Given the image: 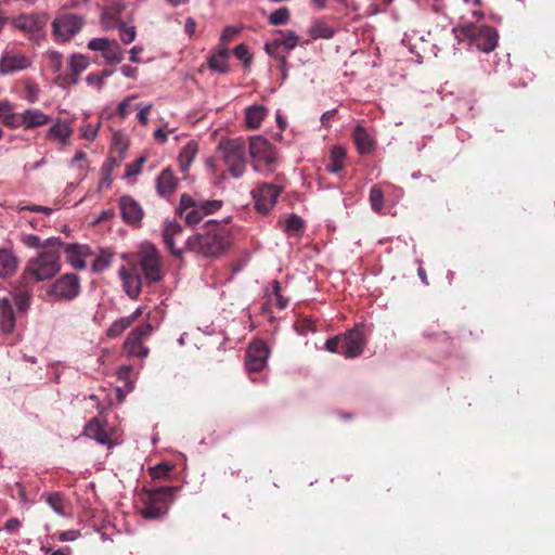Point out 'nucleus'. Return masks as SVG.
Wrapping results in <instances>:
<instances>
[{
    "instance_id": "35",
    "label": "nucleus",
    "mask_w": 555,
    "mask_h": 555,
    "mask_svg": "<svg viewBox=\"0 0 555 555\" xmlns=\"http://www.w3.org/2000/svg\"><path fill=\"white\" fill-rule=\"evenodd\" d=\"M131 326L130 322L126 317L120 318L112 323V325L106 331V335L109 338H116L120 336L127 328Z\"/></svg>"
},
{
    "instance_id": "16",
    "label": "nucleus",
    "mask_w": 555,
    "mask_h": 555,
    "mask_svg": "<svg viewBox=\"0 0 555 555\" xmlns=\"http://www.w3.org/2000/svg\"><path fill=\"white\" fill-rule=\"evenodd\" d=\"M30 59L22 52L5 51L0 57V74L8 75L27 69L30 66Z\"/></svg>"
},
{
    "instance_id": "53",
    "label": "nucleus",
    "mask_w": 555,
    "mask_h": 555,
    "mask_svg": "<svg viewBox=\"0 0 555 555\" xmlns=\"http://www.w3.org/2000/svg\"><path fill=\"white\" fill-rule=\"evenodd\" d=\"M233 53L236 59L243 61L245 65H247L251 60V55L249 54L247 47L243 43L236 46L233 50Z\"/></svg>"
},
{
    "instance_id": "8",
    "label": "nucleus",
    "mask_w": 555,
    "mask_h": 555,
    "mask_svg": "<svg viewBox=\"0 0 555 555\" xmlns=\"http://www.w3.org/2000/svg\"><path fill=\"white\" fill-rule=\"evenodd\" d=\"M457 30L485 53L492 52L498 46L499 34L495 28L488 25L477 26L467 22L454 28V31Z\"/></svg>"
},
{
    "instance_id": "51",
    "label": "nucleus",
    "mask_w": 555,
    "mask_h": 555,
    "mask_svg": "<svg viewBox=\"0 0 555 555\" xmlns=\"http://www.w3.org/2000/svg\"><path fill=\"white\" fill-rule=\"evenodd\" d=\"M325 349L333 353H341L343 351V339L341 336H335L326 340Z\"/></svg>"
},
{
    "instance_id": "1",
    "label": "nucleus",
    "mask_w": 555,
    "mask_h": 555,
    "mask_svg": "<svg viewBox=\"0 0 555 555\" xmlns=\"http://www.w3.org/2000/svg\"><path fill=\"white\" fill-rule=\"evenodd\" d=\"M231 244V231L224 224L209 220L199 232L185 241V250L206 258H218Z\"/></svg>"
},
{
    "instance_id": "5",
    "label": "nucleus",
    "mask_w": 555,
    "mask_h": 555,
    "mask_svg": "<svg viewBox=\"0 0 555 555\" xmlns=\"http://www.w3.org/2000/svg\"><path fill=\"white\" fill-rule=\"evenodd\" d=\"M222 159L233 178H241L246 169V144L242 138L222 139L218 144Z\"/></svg>"
},
{
    "instance_id": "47",
    "label": "nucleus",
    "mask_w": 555,
    "mask_h": 555,
    "mask_svg": "<svg viewBox=\"0 0 555 555\" xmlns=\"http://www.w3.org/2000/svg\"><path fill=\"white\" fill-rule=\"evenodd\" d=\"M302 219L295 214L291 215L285 222V231L289 233H298L302 230Z\"/></svg>"
},
{
    "instance_id": "37",
    "label": "nucleus",
    "mask_w": 555,
    "mask_h": 555,
    "mask_svg": "<svg viewBox=\"0 0 555 555\" xmlns=\"http://www.w3.org/2000/svg\"><path fill=\"white\" fill-rule=\"evenodd\" d=\"M113 254L106 250H102L100 255L96 256L92 263V270L94 272H103L106 270L112 263Z\"/></svg>"
},
{
    "instance_id": "6",
    "label": "nucleus",
    "mask_w": 555,
    "mask_h": 555,
    "mask_svg": "<svg viewBox=\"0 0 555 555\" xmlns=\"http://www.w3.org/2000/svg\"><path fill=\"white\" fill-rule=\"evenodd\" d=\"M221 206V201H196L184 193L181 195L177 212L185 220L186 224L196 225L205 216L217 211Z\"/></svg>"
},
{
    "instance_id": "64",
    "label": "nucleus",
    "mask_w": 555,
    "mask_h": 555,
    "mask_svg": "<svg viewBox=\"0 0 555 555\" xmlns=\"http://www.w3.org/2000/svg\"><path fill=\"white\" fill-rule=\"evenodd\" d=\"M154 139L159 143H165L168 140L167 133L162 129H157L154 132Z\"/></svg>"
},
{
    "instance_id": "49",
    "label": "nucleus",
    "mask_w": 555,
    "mask_h": 555,
    "mask_svg": "<svg viewBox=\"0 0 555 555\" xmlns=\"http://www.w3.org/2000/svg\"><path fill=\"white\" fill-rule=\"evenodd\" d=\"M145 162H146V157L145 156H141L138 159H135L134 162L128 164L126 166L125 176L126 177H132V176L139 175L141 172L142 166H143V164Z\"/></svg>"
},
{
    "instance_id": "50",
    "label": "nucleus",
    "mask_w": 555,
    "mask_h": 555,
    "mask_svg": "<svg viewBox=\"0 0 555 555\" xmlns=\"http://www.w3.org/2000/svg\"><path fill=\"white\" fill-rule=\"evenodd\" d=\"M109 76V73L107 70H103L101 73H91L87 76L86 80L89 85L96 87L98 89H101L104 85V78Z\"/></svg>"
},
{
    "instance_id": "23",
    "label": "nucleus",
    "mask_w": 555,
    "mask_h": 555,
    "mask_svg": "<svg viewBox=\"0 0 555 555\" xmlns=\"http://www.w3.org/2000/svg\"><path fill=\"white\" fill-rule=\"evenodd\" d=\"M119 275L122 280L126 294L131 299H137L140 295L141 287H142L141 275L135 272L128 271L124 267L119 270Z\"/></svg>"
},
{
    "instance_id": "26",
    "label": "nucleus",
    "mask_w": 555,
    "mask_h": 555,
    "mask_svg": "<svg viewBox=\"0 0 555 555\" xmlns=\"http://www.w3.org/2000/svg\"><path fill=\"white\" fill-rule=\"evenodd\" d=\"M21 118L22 127L25 129L41 127L50 121V117L37 108L24 111Z\"/></svg>"
},
{
    "instance_id": "31",
    "label": "nucleus",
    "mask_w": 555,
    "mask_h": 555,
    "mask_svg": "<svg viewBox=\"0 0 555 555\" xmlns=\"http://www.w3.org/2000/svg\"><path fill=\"white\" fill-rule=\"evenodd\" d=\"M197 154V144L189 142L183 146L178 156L179 167L182 173H186L190 165L192 164L195 155Z\"/></svg>"
},
{
    "instance_id": "33",
    "label": "nucleus",
    "mask_w": 555,
    "mask_h": 555,
    "mask_svg": "<svg viewBox=\"0 0 555 555\" xmlns=\"http://www.w3.org/2000/svg\"><path fill=\"white\" fill-rule=\"evenodd\" d=\"M346 158V151L341 146H334L331 151L330 164L327 170L333 173L339 172L344 168V160Z\"/></svg>"
},
{
    "instance_id": "54",
    "label": "nucleus",
    "mask_w": 555,
    "mask_h": 555,
    "mask_svg": "<svg viewBox=\"0 0 555 555\" xmlns=\"http://www.w3.org/2000/svg\"><path fill=\"white\" fill-rule=\"evenodd\" d=\"M18 117H22V113L21 114H16V113H8L2 119L1 121L8 126V127H11V128H15V127H20L22 126V118H18Z\"/></svg>"
},
{
    "instance_id": "42",
    "label": "nucleus",
    "mask_w": 555,
    "mask_h": 555,
    "mask_svg": "<svg viewBox=\"0 0 555 555\" xmlns=\"http://www.w3.org/2000/svg\"><path fill=\"white\" fill-rule=\"evenodd\" d=\"M276 39L280 46L284 47L286 51L293 50L298 42V37L293 30L281 33V37Z\"/></svg>"
},
{
    "instance_id": "34",
    "label": "nucleus",
    "mask_w": 555,
    "mask_h": 555,
    "mask_svg": "<svg viewBox=\"0 0 555 555\" xmlns=\"http://www.w3.org/2000/svg\"><path fill=\"white\" fill-rule=\"evenodd\" d=\"M310 35L313 39H331L335 35V29L324 22H317L312 26Z\"/></svg>"
},
{
    "instance_id": "3",
    "label": "nucleus",
    "mask_w": 555,
    "mask_h": 555,
    "mask_svg": "<svg viewBox=\"0 0 555 555\" xmlns=\"http://www.w3.org/2000/svg\"><path fill=\"white\" fill-rule=\"evenodd\" d=\"M178 489V487H159L144 491L141 516L146 520L163 518L175 500Z\"/></svg>"
},
{
    "instance_id": "7",
    "label": "nucleus",
    "mask_w": 555,
    "mask_h": 555,
    "mask_svg": "<svg viewBox=\"0 0 555 555\" xmlns=\"http://www.w3.org/2000/svg\"><path fill=\"white\" fill-rule=\"evenodd\" d=\"M85 24L83 16L60 11L51 23L52 37L57 43H67L81 31Z\"/></svg>"
},
{
    "instance_id": "25",
    "label": "nucleus",
    "mask_w": 555,
    "mask_h": 555,
    "mask_svg": "<svg viewBox=\"0 0 555 555\" xmlns=\"http://www.w3.org/2000/svg\"><path fill=\"white\" fill-rule=\"evenodd\" d=\"M88 65L89 60L86 56L81 54L73 55L69 62L68 73L65 75L64 80L69 85H76L81 73L87 69Z\"/></svg>"
},
{
    "instance_id": "4",
    "label": "nucleus",
    "mask_w": 555,
    "mask_h": 555,
    "mask_svg": "<svg viewBox=\"0 0 555 555\" xmlns=\"http://www.w3.org/2000/svg\"><path fill=\"white\" fill-rule=\"evenodd\" d=\"M138 264L147 283H158L165 276L163 258L156 246L150 242L140 245L137 253Z\"/></svg>"
},
{
    "instance_id": "63",
    "label": "nucleus",
    "mask_w": 555,
    "mask_h": 555,
    "mask_svg": "<svg viewBox=\"0 0 555 555\" xmlns=\"http://www.w3.org/2000/svg\"><path fill=\"white\" fill-rule=\"evenodd\" d=\"M21 526V522L17 518H11L9 519L7 522H5V526L4 528L8 530V531H16L18 529V527Z\"/></svg>"
},
{
    "instance_id": "22",
    "label": "nucleus",
    "mask_w": 555,
    "mask_h": 555,
    "mask_svg": "<svg viewBox=\"0 0 555 555\" xmlns=\"http://www.w3.org/2000/svg\"><path fill=\"white\" fill-rule=\"evenodd\" d=\"M15 328V314L10 297L0 298V331L11 334Z\"/></svg>"
},
{
    "instance_id": "45",
    "label": "nucleus",
    "mask_w": 555,
    "mask_h": 555,
    "mask_svg": "<svg viewBox=\"0 0 555 555\" xmlns=\"http://www.w3.org/2000/svg\"><path fill=\"white\" fill-rule=\"evenodd\" d=\"M10 299L12 304L14 302L16 305L18 311L24 312L30 305L31 294L28 291H23Z\"/></svg>"
},
{
    "instance_id": "17",
    "label": "nucleus",
    "mask_w": 555,
    "mask_h": 555,
    "mask_svg": "<svg viewBox=\"0 0 555 555\" xmlns=\"http://www.w3.org/2000/svg\"><path fill=\"white\" fill-rule=\"evenodd\" d=\"M122 220L130 225H139L143 218L142 207L131 196L124 195L119 199Z\"/></svg>"
},
{
    "instance_id": "30",
    "label": "nucleus",
    "mask_w": 555,
    "mask_h": 555,
    "mask_svg": "<svg viewBox=\"0 0 555 555\" xmlns=\"http://www.w3.org/2000/svg\"><path fill=\"white\" fill-rule=\"evenodd\" d=\"M70 135V127L66 122L61 121H57L55 125H53L47 133V138L49 140H56L63 145H66L68 143Z\"/></svg>"
},
{
    "instance_id": "9",
    "label": "nucleus",
    "mask_w": 555,
    "mask_h": 555,
    "mask_svg": "<svg viewBox=\"0 0 555 555\" xmlns=\"http://www.w3.org/2000/svg\"><path fill=\"white\" fill-rule=\"evenodd\" d=\"M249 154L256 171H272L270 166L276 160V152L267 139L262 137L250 138Z\"/></svg>"
},
{
    "instance_id": "21",
    "label": "nucleus",
    "mask_w": 555,
    "mask_h": 555,
    "mask_svg": "<svg viewBox=\"0 0 555 555\" xmlns=\"http://www.w3.org/2000/svg\"><path fill=\"white\" fill-rule=\"evenodd\" d=\"M182 233V227L180 223L176 221H169L165 224L162 236L165 246L170 251V254L177 258H180L182 253L185 250L176 248L175 246V237L180 236Z\"/></svg>"
},
{
    "instance_id": "59",
    "label": "nucleus",
    "mask_w": 555,
    "mask_h": 555,
    "mask_svg": "<svg viewBox=\"0 0 555 555\" xmlns=\"http://www.w3.org/2000/svg\"><path fill=\"white\" fill-rule=\"evenodd\" d=\"M280 43L278 42V39H274L273 41L271 42H267L266 46H264V50L266 52L269 54V55H279L280 53Z\"/></svg>"
},
{
    "instance_id": "24",
    "label": "nucleus",
    "mask_w": 555,
    "mask_h": 555,
    "mask_svg": "<svg viewBox=\"0 0 555 555\" xmlns=\"http://www.w3.org/2000/svg\"><path fill=\"white\" fill-rule=\"evenodd\" d=\"M354 144L361 155L371 154L375 147V140L364 127L358 125L352 133Z\"/></svg>"
},
{
    "instance_id": "39",
    "label": "nucleus",
    "mask_w": 555,
    "mask_h": 555,
    "mask_svg": "<svg viewBox=\"0 0 555 555\" xmlns=\"http://www.w3.org/2000/svg\"><path fill=\"white\" fill-rule=\"evenodd\" d=\"M173 469V465L162 462L150 469V475L153 479H167Z\"/></svg>"
},
{
    "instance_id": "2",
    "label": "nucleus",
    "mask_w": 555,
    "mask_h": 555,
    "mask_svg": "<svg viewBox=\"0 0 555 555\" xmlns=\"http://www.w3.org/2000/svg\"><path fill=\"white\" fill-rule=\"evenodd\" d=\"M63 243L59 238H50L41 247L38 256L28 261L21 280L25 285L38 283L53 278L61 270L60 248Z\"/></svg>"
},
{
    "instance_id": "57",
    "label": "nucleus",
    "mask_w": 555,
    "mask_h": 555,
    "mask_svg": "<svg viewBox=\"0 0 555 555\" xmlns=\"http://www.w3.org/2000/svg\"><path fill=\"white\" fill-rule=\"evenodd\" d=\"M33 211V212H42L44 215H50L52 209L46 206L40 205H30V206H18V211Z\"/></svg>"
},
{
    "instance_id": "58",
    "label": "nucleus",
    "mask_w": 555,
    "mask_h": 555,
    "mask_svg": "<svg viewBox=\"0 0 555 555\" xmlns=\"http://www.w3.org/2000/svg\"><path fill=\"white\" fill-rule=\"evenodd\" d=\"M152 104H149L142 108H140L139 113H138V120L141 125L143 126H146L149 124V114H150V111L152 109Z\"/></svg>"
},
{
    "instance_id": "15",
    "label": "nucleus",
    "mask_w": 555,
    "mask_h": 555,
    "mask_svg": "<svg viewBox=\"0 0 555 555\" xmlns=\"http://www.w3.org/2000/svg\"><path fill=\"white\" fill-rule=\"evenodd\" d=\"M269 357L268 346L262 340L253 341L247 351L245 365L249 372H260L264 369Z\"/></svg>"
},
{
    "instance_id": "52",
    "label": "nucleus",
    "mask_w": 555,
    "mask_h": 555,
    "mask_svg": "<svg viewBox=\"0 0 555 555\" xmlns=\"http://www.w3.org/2000/svg\"><path fill=\"white\" fill-rule=\"evenodd\" d=\"M109 42L107 38H94L88 42V48L92 51H101L103 54Z\"/></svg>"
},
{
    "instance_id": "61",
    "label": "nucleus",
    "mask_w": 555,
    "mask_h": 555,
    "mask_svg": "<svg viewBox=\"0 0 555 555\" xmlns=\"http://www.w3.org/2000/svg\"><path fill=\"white\" fill-rule=\"evenodd\" d=\"M79 533L75 530L63 531L60 533L59 539L61 541H74L78 538Z\"/></svg>"
},
{
    "instance_id": "13",
    "label": "nucleus",
    "mask_w": 555,
    "mask_h": 555,
    "mask_svg": "<svg viewBox=\"0 0 555 555\" xmlns=\"http://www.w3.org/2000/svg\"><path fill=\"white\" fill-rule=\"evenodd\" d=\"M80 288L79 279L74 273H66L59 278L49 291V295L56 299L70 300L75 298Z\"/></svg>"
},
{
    "instance_id": "43",
    "label": "nucleus",
    "mask_w": 555,
    "mask_h": 555,
    "mask_svg": "<svg viewBox=\"0 0 555 555\" xmlns=\"http://www.w3.org/2000/svg\"><path fill=\"white\" fill-rule=\"evenodd\" d=\"M119 11L114 9H106L102 13L101 22L105 28L118 27V23L121 21L118 20Z\"/></svg>"
},
{
    "instance_id": "40",
    "label": "nucleus",
    "mask_w": 555,
    "mask_h": 555,
    "mask_svg": "<svg viewBox=\"0 0 555 555\" xmlns=\"http://www.w3.org/2000/svg\"><path fill=\"white\" fill-rule=\"evenodd\" d=\"M370 203L372 209L377 212L384 207V193L377 185L372 186L370 190Z\"/></svg>"
},
{
    "instance_id": "36",
    "label": "nucleus",
    "mask_w": 555,
    "mask_h": 555,
    "mask_svg": "<svg viewBox=\"0 0 555 555\" xmlns=\"http://www.w3.org/2000/svg\"><path fill=\"white\" fill-rule=\"evenodd\" d=\"M39 93L40 88L35 81L30 79L25 80L23 89L24 99H26L29 103H35L39 99Z\"/></svg>"
},
{
    "instance_id": "41",
    "label": "nucleus",
    "mask_w": 555,
    "mask_h": 555,
    "mask_svg": "<svg viewBox=\"0 0 555 555\" xmlns=\"http://www.w3.org/2000/svg\"><path fill=\"white\" fill-rule=\"evenodd\" d=\"M291 13L287 8H280L273 11L269 16V23L274 26L285 25L289 20Z\"/></svg>"
},
{
    "instance_id": "14",
    "label": "nucleus",
    "mask_w": 555,
    "mask_h": 555,
    "mask_svg": "<svg viewBox=\"0 0 555 555\" xmlns=\"http://www.w3.org/2000/svg\"><path fill=\"white\" fill-rule=\"evenodd\" d=\"M341 354H344L346 358L353 359L362 354L365 340L361 325H356L352 330L348 331L345 335L341 336Z\"/></svg>"
},
{
    "instance_id": "62",
    "label": "nucleus",
    "mask_w": 555,
    "mask_h": 555,
    "mask_svg": "<svg viewBox=\"0 0 555 555\" xmlns=\"http://www.w3.org/2000/svg\"><path fill=\"white\" fill-rule=\"evenodd\" d=\"M336 114V109L326 111L321 116V122L325 127H330V120L334 117Z\"/></svg>"
},
{
    "instance_id": "18",
    "label": "nucleus",
    "mask_w": 555,
    "mask_h": 555,
    "mask_svg": "<svg viewBox=\"0 0 555 555\" xmlns=\"http://www.w3.org/2000/svg\"><path fill=\"white\" fill-rule=\"evenodd\" d=\"M106 422L98 417L91 418L83 428V435L94 439L96 442L111 448L113 446L108 431L105 429Z\"/></svg>"
},
{
    "instance_id": "19",
    "label": "nucleus",
    "mask_w": 555,
    "mask_h": 555,
    "mask_svg": "<svg viewBox=\"0 0 555 555\" xmlns=\"http://www.w3.org/2000/svg\"><path fill=\"white\" fill-rule=\"evenodd\" d=\"M179 179L173 175L170 168L160 171L156 179V191L162 197H168L173 194L178 188Z\"/></svg>"
},
{
    "instance_id": "12",
    "label": "nucleus",
    "mask_w": 555,
    "mask_h": 555,
    "mask_svg": "<svg viewBox=\"0 0 555 555\" xmlns=\"http://www.w3.org/2000/svg\"><path fill=\"white\" fill-rule=\"evenodd\" d=\"M282 188L273 183H262L251 191L255 208L258 212L267 215L275 205Z\"/></svg>"
},
{
    "instance_id": "29",
    "label": "nucleus",
    "mask_w": 555,
    "mask_h": 555,
    "mask_svg": "<svg viewBox=\"0 0 555 555\" xmlns=\"http://www.w3.org/2000/svg\"><path fill=\"white\" fill-rule=\"evenodd\" d=\"M267 108L262 105H253L246 109L245 120L246 125L250 129H257L260 127L264 117L267 116Z\"/></svg>"
},
{
    "instance_id": "28",
    "label": "nucleus",
    "mask_w": 555,
    "mask_h": 555,
    "mask_svg": "<svg viewBox=\"0 0 555 555\" xmlns=\"http://www.w3.org/2000/svg\"><path fill=\"white\" fill-rule=\"evenodd\" d=\"M128 149V143L124 139L122 134L116 132L113 135V144L111 150L109 162L114 163V165H119L120 162L125 158V153Z\"/></svg>"
},
{
    "instance_id": "60",
    "label": "nucleus",
    "mask_w": 555,
    "mask_h": 555,
    "mask_svg": "<svg viewBox=\"0 0 555 555\" xmlns=\"http://www.w3.org/2000/svg\"><path fill=\"white\" fill-rule=\"evenodd\" d=\"M23 243L30 248L40 247V238L37 235H26L23 237Z\"/></svg>"
},
{
    "instance_id": "56",
    "label": "nucleus",
    "mask_w": 555,
    "mask_h": 555,
    "mask_svg": "<svg viewBox=\"0 0 555 555\" xmlns=\"http://www.w3.org/2000/svg\"><path fill=\"white\" fill-rule=\"evenodd\" d=\"M241 31L240 28L235 26H227L220 37V40L223 43L230 42L238 33Z\"/></svg>"
},
{
    "instance_id": "27",
    "label": "nucleus",
    "mask_w": 555,
    "mask_h": 555,
    "mask_svg": "<svg viewBox=\"0 0 555 555\" xmlns=\"http://www.w3.org/2000/svg\"><path fill=\"white\" fill-rule=\"evenodd\" d=\"M18 266V259L12 250L7 248L0 249V276L7 278L15 273Z\"/></svg>"
},
{
    "instance_id": "11",
    "label": "nucleus",
    "mask_w": 555,
    "mask_h": 555,
    "mask_svg": "<svg viewBox=\"0 0 555 555\" xmlns=\"http://www.w3.org/2000/svg\"><path fill=\"white\" fill-rule=\"evenodd\" d=\"M153 326L144 323L133 328L124 343V350L130 357L146 358L150 349L143 345V341L152 334Z\"/></svg>"
},
{
    "instance_id": "38",
    "label": "nucleus",
    "mask_w": 555,
    "mask_h": 555,
    "mask_svg": "<svg viewBox=\"0 0 555 555\" xmlns=\"http://www.w3.org/2000/svg\"><path fill=\"white\" fill-rule=\"evenodd\" d=\"M103 57L109 63H119L122 60V51L116 41H111L103 53Z\"/></svg>"
},
{
    "instance_id": "10",
    "label": "nucleus",
    "mask_w": 555,
    "mask_h": 555,
    "mask_svg": "<svg viewBox=\"0 0 555 555\" xmlns=\"http://www.w3.org/2000/svg\"><path fill=\"white\" fill-rule=\"evenodd\" d=\"M49 21L46 13L21 14L13 18L12 25L30 40L39 42L44 37V27Z\"/></svg>"
},
{
    "instance_id": "20",
    "label": "nucleus",
    "mask_w": 555,
    "mask_h": 555,
    "mask_svg": "<svg viewBox=\"0 0 555 555\" xmlns=\"http://www.w3.org/2000/svg\"><path fill=\"white\" fill-rule=\"evenodd\" d=\"M61 247L64 248L66 258L74 268H86L83 258L91 255V249L89 246L79 244H63Z\"/></svg>"
},
{
    "instance_id": "55",
    "label": "nucleus",
    "mask_w": 555,
    "mask_h": 555,
    "mask_svg": "<svg viewBox=\"0 0 555 555\" xmlns=\"http://www.w3.org/2000/svg\"><path fill=\"white\" fill-rule=\"evenodd\" d=\"M135 96L134 95H131V96H128L126 98L124 101H121L117 108H116V114L121 118H126V116L128 115L129 113V106H130V102L134 99Z\"/></svg>"
},
{
    "instance_id": "32",
    "label": "nucleus",
    "mask_w": 555,
    "mask_h": 555,
    "mask_svg": "<svg viewBox=\"0 0 555 555\" xmlns=\"http://www.w3.org/2000/svg\"><path fill=\"white\" fill-rule=\"evenodd\" d=\"M229 52L227 48L220 49L208 59V67L215 72L225 74L229 72L227 64Z\"/></svg>"
},
{
    "instance_id": "46",
    "label": "nucleus",
    "mask_w": 555,
    "mask_h": 555,
    "mask_svg": "<svg viewBox=\"0 0 555 555\" xmlns=\"http://www.w3.org/2000/svg\"><path fill=\"white\" fill-rule=\"evenodd\" d=\"M114 166H115L114 163L109 162V159L102 166L101 171H102L103 177L99 184V188L101 190L108 189L111 186L112 169Z\"/></svg>"
},
{
    "instance_id": "48",
    "label": "nucleus",
    "mask_w": 555,
    "mask_h": 555,
    "mask_svg": "<svg viewBox=\"0 0 555 555\" xmlns=\"http://www.w3.org/2000/svg\"><path fill=\"white\" fill-rule=\"evenodd\" d=\"M47 503L60 515L64 514L63 498L60 493H51L47 498Z\"/></svg>"
},
{
    "instance_id": "44",
    "label": "nucleus",
    "mask_w": 555,
    "mask_h": 555,
    "mask_svg": "<svg viewBox=\"0 0 555 555\" xmlns=\"http://www.w3.org/2000/svg\"><path fill=\"white\" fill-rule=\"evenodd\" d=\"M119 37L125 44L131 43L135 39V27L127 26L124 22L118 23Z\"/></svg>"
}]
</instances>
